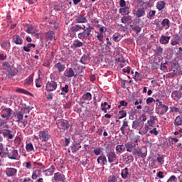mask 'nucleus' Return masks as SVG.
<instances>
[{"instance_id": "1", "label": "nucleus", "mask_w": 182, "mask_h": 182, "mask_svg": "<svg viewBox=\"0 0 182 182\" xmlns=\"http://www.w3.org/2000/svg\"><path fill=\"white\" fill-rule=\"evenodd\" d=\"M156 102H158L156 103V109H155V112L157 114H159V116H163L164 114H166V113H167V112H168V106L163 104L162 101H160V100L156 99Z\"/></svg>"}, {"instance_id": "2", "label": "nucleus", "mask_w": 182, "mask_h": 182, "mask_svg": "<svg viewBox=\"0 0 182 182\" xmlns=\"http://www.w3.org/2000/svg\"><path fill=\"white\" fill-rule=\"evenodd\" d=\"M95 28L90 26L87 28L85 26V29H82L83 31L78 34V39H80L81 41L90 39V37L92 36V31Z\"/></svg>"}, {"instance_id": "3", "label": "nucleus", "mask_w": 182, "mask_h": 182, "mask_svg": "<svg viewBox=\"0 0 182 182\" xmlns=\"http://www.w3.org/2000/svg\"><path fill=\"white\" fill-rule=\"evenodd\" d=\"M58 89V82L54 80L48 81L46 85L47 92H53Z\"/></svg>"}, {"instance_id": "4", "label": "nucleus", "mask_w": 182, "mask_h": 182, "mask_svg": "<svg viewBox=\"0 0 182 182\" xmlns=\"http://www.w3.org/2000/svg\"><path fill=\"white\" fill-rule=\"evenodd\" d=\"M8 129H9L8 125H4L1 133L4 137H7V139H9V140H12V139H14V134H12V131Z\"/></svg>"}, {"instance_id": "5", "label": "nucleus", "mask_w": 182, "mask_h": 182, "mask_svg": "<svg viewBox=\"0 0 182 182\" xmlns=\"http://www.w3.org/2000/svg\"><path fill=\"white\" fill-rule=\"evenodd\" d=\"M122 134H126L127 132H133V129H129V122L127 119H124L122 123V126L120 128Z\"/></svg>"}, {"instance_id": "6", "label": "nucleus", "mask_w": 182, "mask_h": 182, "mask_svg": "<svg viewBox=\"0 0 182 182\" xmlns=\"http://www.w3.org/2000/svg\"><path fill=\"white\" fill-rule=\"evenodd\" d=\"M107 157L108 159L109 163H114L116 160H117V156H116V153L114 151H108L107 152Z\"/></svg>"}, {"instance_id": "7", "label": "nucleus", "mask_w": 182, "mask_h": 182, "mask_svg": "<svg viewBox=\"0 0 182 182\" xmlns=\"http://www.w3.org/2000/svg\"><path fill=\"white\" fill-rule=\"evenodd\" d=\"M121 177L123 180H129L132 177V173L129 171V168H124L121 171Z\"/></svg>"}, {"instance_id": "8", "label": "nucleus", "mask_w": 182, "mask_h": 182, "mask_svg": "<svg viewBox=\"0 0 182 182\" xmlns=\"http://www.w3.org/2000/svg\"><path fill=\"white\" fill-rule=\"evenodd\" d=\"M58 126H60L63 130H68V129H69V127H70V125L69 124V122L63 119H59L58 122Z\"/></svg>"}, {"instance_id": "9", "label": "nucleus", "mask_w": 182, "mask_h": 182, "mask_svg": "<svg viewBox=\"0 0 182 182\" xmlns=\"http://www.w3.org/2000/svg\"><path fill=\"white\" fill-rule=\"evenodd\" d=\"M144 124V122H142L140 119H136L132 122V127L133 130H137V129H141Z\"/></svg>"}, {"instance_id": "10", "label": "nucleus", "mask_w": 182, "mask_h": 182, "mask_svg": "<svg viewBox=\"0 0 182 182\" xmlns=\"http://www.w3.org/2000/svg\"><path fill=\"white\" fill-rule=\"evenodd\" d=\"M49 137L50 136L49 135V133L46 131H40L39 132V138L40 140H42V141H48L49 140Z\"/></svg>"}, {"instance_id": "11", "label": "nucleus", "mask_w": 182, "mask_h": 182, "mask_svg": "<svg viewBox=\"0 0 182 182\" xmlns=\"http://www.w3.org/2000/svg\"><path fill=\"white\" fill-rule=\"evenodd\" d=\"M154 55L159 57V61L161 60L163 56V48L160 46H156V48L154 50Z\"/></svg>"}, {"instance_id": "12", "label": "nucleus", "mask_w": 182, "mask_h": 182, "mask_svg": "<svg viewBox=\"0 0 182 182\" xmlns=\"http://www.w3.org/2000/svg\"><path fill=\"white\" fill-rule=\"evenodd\" d=\"M76 23H86L87 22V18L85 16V14H79L75 16Z\"/></svg>"}, {"instance_id": "13", "label": "nucleus", "mask_w": 182, "mask_h": 182, "mask_svg": "<svg viewBox=\"0 0 182 182\" xmlns=\"http://www.w3.org/2000/svg\"><path fill=\"white\" fill-rule=\"evenodd\" d=\"M53 178L55 181H61L65 182L66 178H65V175L60 173V172H57L54 174Z\"/></svg>"}, {"instance_id": "14", "label": "nucleus", "mask_w": 182, "mask_h": 182, "mask_svg": "<svg viewBox=\"0 0 182 182\" xmlns=\"http://www.w3.org/2000/svg\"><path fill=\"white\" fill-rule=\"evenodd\" d=\"M11 149L12 146H7L5 149H3V151L0 152L1 157H9Z\"/></svg>"}, {"instance_id": "15", "label": "nucleus", "mask_w": 182, "mask_h": 182, "mask_svg": "<svg viewBox=\"0 0 182 182\" xmlns=\"http://www.w3.org/2000/svg\"><path fill=\"white\" fill-rule=\"evenodd\" d=\"M146 15V8L141 7L138 9L135 12V16L136 18H141Z\"/></svg>"}, {"instance_id": "16", "label": "nucleus", "mask_w": 182, "mask_h": 182, "mask_svg": "<svg viewBox=\"0 0 182 182\" xmlns=\"http://www.w3.org/2000/svg\"><path fill=\"white\" fill-rule=\"evenodd\" d=\"M54 68L57 69L59 73H62L66 69V66L65 64H62V63L59 62L55 64Z\"/></svg>"}, {"instance_id": "17", "label": "nucleus", "mask_w": 182, "mask_h": 182, "mask_svg": "<svg viewBox=\"0 0 182 182\" xmlns=\"http://www.w3.org/2000/svg\"><path fill=\"white\" fill-rule=\"evenodd\" d=\"M85 25L75 24L71 27L70 31L72 33H76V32H79L81 29H85Z\"/></svg>"}, {"instance_id": "18", "label": "nucleus", "mask_w": 182, "mask_h": 182, "mask_svg": "<svg viewBox=\"0 0 182 182\" xmlns=\"http://www.w3.org/2000/svg\"><path fill=\"white\" fill-rule=\"evenodd\" d=\"M170 36L162 35L159 38V43L161 45H167L170 42Z\"/></svg>"}, {"instance_id": "19", "label": "nucleus", "mask_w": 182, "mask_h": 182, "mask_svg": "<svg viewBox=\"0 0 182 182\" xmlns=\"http://www.w3.org/2000/svg\"><path fill=\"white\" fill-rule=\"evenodd\" d=\"M180 43V36L178 35L173 36V38L171 40V45L172 46H176Z\"/></svg>"}, {"instance_id": "20", "label": "nucleus", "mask_w": 182, "mask_h": 182, "mask_svg": "<svg viewBox=\"0 0 182 182\" xmlns=\"http://www.w3.org/2000/svg\"><path fill=\"white\" fill-rule=\"evenodd\" d=\"M125 149H127V151H129V153H132L133 150H136V144H132L130 142H128L125 144Z\"/></svg>"}, {"instance_id": "21", "label": "nucleus", "mask_w": 182, "mask_h": 182, "mask_svg": "<svg viewBox=\"0 0 182 182\" xmlns=\"http://www.w3.org/2000/svg\"><path fill=\"white\" fill-rule=\"evenodd\" d=\"M8 157L9 159H11V160H16V157H18V151L14 149V148H11V152Z\"/></svg>"}, {"instance_id": "22", "label": "nucleus", "mask_w": 182, "mask_h": 182, "mask_svg": "<svg viewBox=\"0 0 182 182\" xmlns=\"http://www.w3.org/2000/svg\"><path fill=\"white\" fill-rule=\"evenodd\" d=\"M12 116V109L7 108L4 109V113L1 114L3 119H9Z\"/></svg>"}, {"instance_id": "23", "label": "nucleus", "mask_w": 182, "mask_h": 182, "mask_svg": "<svg viewBox=\"0 0 182 182\" xmlns=\"http://www.w3.org/2000/svg\"><path fill=\"white\" fill-rule=\"evenodd\" d=\"M100 161H102L101 163L102 166H105L106 163H107V159H106V156L101 154V156H100L97 158L98 164H100Z\"/></svg>"}, {"instance_id": "24", "label": "nucleus", "mask_w": 182, "mask_h": 182, "mask_svg": "<svg viewBox=\"0 0 182 182\" xmlns=\"http://www.w3.org/2000/svg\"><path fill=\"white\" fill-rule=\"evenodd\" d=\"M6 173L8 177H13V176L16 174V169L14 168H8L6 170Z\"/></svg>"}, {"instance_id": "25", "label": "nucleus", "mask_w": 182, "mask_h": 182, "mask_svg": "<svg viewBox=\"0 0 182 182\" xmlns=\"http://www.w3.org/2000/svg\"><path fill=\"white\" fill-rule=\"evenodd\" d=\"M173 124L176 127L182 126V115H178L175 118Z\"/></svg>"}, {"instance_id": "26", "label": "nucleus", "mask_w": 182, "mask_h": 182, "mask_svg": "<svg viewBox=\"0 0 182 182\" xmlns=\"http://www.w3.org/2000/svg\"><path fill=\"white\" fill-rule=\"evenodd\" d=\"M47 41H56V38H55V32L50 31H48L46 34Z\"/></svg>"}, {"instance_id": "27", "label": "nucleus", "mask_w": 182, "mask_h": 182, "mask_svg": "<svg viewBox=\"0 0 182 182\" xmlns=\"http://www.w3.org/2000/svg\"><path fill=\"white\" fill-rule=\"evenodd\" d=\"M64 75L66 77H73V76H75V71L73 68H70L65 72Z\"/></svg>"}, {"instance_id": "28", "label": "nucleus", "mask_w": 182, "mask_h": 182, "mask_svg": "<svg viewBox=\"0 0 182 182\" xmlns=\"http://www.w3.org/2000/svg\"><path fill=\"white\" fill-rule=\"evenodd\" d=\"M156 8L159 11H163L166 8V2L164 1H158L156 4Z\"/></svg>"}, {"instance_id": "29", "label": "nucleus", "mask_w": 182, "mask_h": 182, "mask_svg": "<svg viewBox=\"0 0 182 182\" xmlns=\"http://www.w3.org/2000/svg\"><path fill=\"white\" fill-rule=\"evenodd\" d=\"M161 25H162L165 29H168V28H170V20H168V18H164L161 21Z\"/></svg>"}, {"instance_id": "30", "label": "nucleus", "mask_w": 182, "mask_h": 182, "mask_svg": "<svg viewBox=\"0 0 182 182\" xmlns=\"http://www.w3.org/2000/svg\"><path fill=\"white\" fill-rule=\"evenodd\" d=\"M46 173V176H52L55 173V166L52 165L50 168L43 171Z\"/></svg>"}, {"instance_id": "31", "label": "nucleus", "mask_w": 182, "mask_h": 182, "mask_svg": "<svg viewBox=\"0 0 182 182\" xmlns=\"http://www.w3.org/2000/svg\"><path fill=\"white\" fill-rule=\"evenodd\" d=\"M137 156L141 157V159H144L147 156V149L145 150L144 152H143V150L141 149H138Z\"/></svg>"}, {"instance_id": "32", "label": "nucleus", "mask_w": 182, "mask_h": 182, "mask_svg": "<svg viewBox=\"0 0 182 182\" xmlns=\"http://www.w3.org/2000/svg\"><path fill=\"white\" fill-rule=\"evenodd\" d=\"M13 42L16 45H22V38L19 36H14L13 37Z\"/></svg>"}, {"instance_id": "33", "label": "nucleus", "mask_w": 182, "mask_h": 182, "mask_svg": "<svg viewBox=\"0 0 182 182\" xmlns=\"http://www.w3.org/2000/svg\"><path fill=\"white\" fill-rule=\"evenodd\" d=\"M84 45H85V43H83V42L80 41L78 39L75 40V41L73 43V46L75 48H82V46H83Z\"/></svg>"}, {"instance_id": "34", "label": "nucleus", "mask_w": 182, "mask_h": 182, "mask_svg": "<svg viewBox=\"0 0 182 182\" xmlns=\"http://www.w3.org/2000/svg\"><path fill=\"white\" fill-rule=\"evenodd\" d=\"M71 149H72L73 153H76L77 150H79L80 149H82V146H80V143H75L73 145Z\"/></svg>"}, {"instance_id": "35", "label": "nucleus", "mask_w": 182, "mask_h": 182, "mask_svg": "<svg viewBox=\"0 0 182 182\" xmlns=\"http://www.w3.org/2000/svg\"><path fill=\"white\" fill-rule=\"evenodd\" d=\"M130 11V7L129 6H124L119 9V14H126V15H129Z\"/></svg>"}, {"instance_id": "36", "label": "nucleus", "mask_w": 182, "mask_h": 182, "mask_svg": "<svg viewBox=\"0 0 182 182\" xmlns=\"http://www.w3.org/2000/svg\"><path fill=\"white\" fill-rule=\"evenodd\" d=\"M116 151H117V153H123V151H126V146L123 144L117 145L116 146Z\"/></svg>"}, {"instance_id": "37", "label": "nucleus", "mask_w": 182, "mask_h": 182, "mask_svg": "<svg viewBox=\"0 0 182 182\" xmlns=\"http://www.w3.org/2000/svg\"><path fill=\"white\" fill-rule=\"evenodd\" d=\"M169 109H170L169 113H179L180 114H181L182 113V110L179 109L176 107H170Z\"/></svg>"}, {"instance_id": "38", "label": "nucleus", "mask_w": 182, "mask_h": 182, "mask_svg": "<svg viewBox=\"0 0 182 182\" xmlns=\"http://www.w3.org/2000/svg\"><path fill=\"white\" fill-rule=\"evenodd\" d=\"M157 121V117L156 116H151L150 119L148 120V124L150 127H153V124H154V122Z\"/></svg>"}, {"instance_id": "39", "label": "nucleus", "mask_w": 182, "mask_h": 182, "mask_svg": "<svg viewBox=\"0 0 182 182\" xmlns=\"http://www.w3.org/2000/svg\"><path fill=\"white\" fill-rule=\"evenodd\" d=\"M66 93H69V85H65L63 87L61 88L60 95L63 96L66 95Z\"/></svg>"}, {"instance_id": "40", "label": "nucleus", "mask_w": 182, "mask_h": 182, "mask_svg": "<svg viewBox=\"0 0 182 182\" xmlns=\"http://www.w3.org/2000/svg\"><path fill=\"white\" fill-rule=\"evenodd\" d=\"M32 82H33V77L30 75L27 79L25 80L24 86H29Z\"/></svg>"}, {"instance_id": "41", "label": "nucleus", "mask_w": 182, "mask_h": 182, "mask_svg": "<svg viewBox=\"0 0 182 182\" xmlns=\"http://www.w3.org/2000/svg\"><path fill=\"white\" fill-rule=\"evenodd\" d=\"M36 46V45L34 43H28L26 46L23 47V50H25V52H31V48H35Z\"/></svg>"}, {"instance_id": "42", "label": "nucleus", "mask_w": 182, "mask_h": 182, "mask_svg": "<svg viewBox=\"0 0 182 182\" xmlns=\"http://www.w3.org/2000/svg\"><path fill=\"white\" fill-rule=\"evenodd\" d=\"M172 96H175V97H176L177 99H181L182 93L180 91V90H175L172 92Z\"/></svg>"}, {"instance_id": "43", "label": "nucleus", "mask_w": 182, "mask_h": 182, "mask_svg": "<svg viewBox=\"0 0 182 182\" xmlns=\"http://www.w3.org/2000/svg\"><path fill=\"white\" fill-rule=\"evenodd\" d=\"M82 100H92V94L87 92L82 95Z\"/></svg>"}, {"instance_id": "44", "label": "nucleus", "mask_w": 182, "mask_h": 182, "mask_svg": "<svg viewBox=\"0 0 182 182\" xmlns=\"http://www.w3.org/2000/svg\"><path fill=\"white\" fill-rule=\"evenodd\" d=\"M39 176H41V171L40 170L33 171V174H32L33 180H36L37 178L39 177Z\"/></svg>"}, {"instance_id": "45", "label": "nucleus", "mask_w": 182, "mask_h": 182, "mask_svg": "<svg viewBox=\"0 0 182 182\" xmlns=\"http://www.w3.org/2000/svg\"><path fill=\"white\" fill-rule=\"evenodd\" d=\"M25 28H26L27 30H26V32L27 33H32L33 32V26H32L31 24H26L24 26Z\"/></svg>"}, {"instance_id": "46", "label": "nucleus", "mask_w": 182, "mask_h": 182, "mask_svg": "<svg viewBox=\"0 0 182 182\" xmlns=\"http://www.w3.org/2000/svg\"><path fill=\"white\" fill-rule=\"evenodd\" d=\"M134 79V80H136V82H139V80H141V79H143V75H141V74H140V73L139 72H135Z\"/></svg>"}, {"instance_id": "47", "label": "nucleus", "mask_w": 182, "mask_h": 182, "mask_svg": "<svg viewBox=\"0 0 182 182\" xmlns=\"http://www.w3.org/2000/svg\"><path fill=\"white\" fill-rule=\"evenodd\" d=\"M129 21H132V16H124L123 17H122L121 21L122 23H127Z\"/></svg>"}, {"instance_id": "48", "label": "nucleus", "mask_w": 182, "mask_h": 182, "mask_svg": "<svg viewBox=\"0 0 182 182\" xmlns=\"http://www.w3.org/2000/svg\"><path fill=\"white\" fill-rule=\"evenodd\" d=\"M87 59H89V55H84L80 59V63H82V65H87Z\"/></svg>"}, {"instance_id": "49", "label": "nucleus", "mask_w": 182, "mask_h": 182, "mask_svg": "<svg viewBox=\"0 0 182 182\" xmlns=\"http://www.w3.org/2000/svg\"><path fill=\"white\" fill-rule=\"evenodd\" d=\"M127 116V112L124 110H120L119 111V117L118 119H123Z\"/></svg>"}, {"instance_id": "50", "label": "nucleus", "mask_w": 182, "mask_h": 182, "mask_svg": "<svg viewBox=\"0 0 182 182\" xmlns=\"http://www.w3.org/2000/svg\"><path fill=\"white\" fill-rule=\"evenodd\" d=\"M16 116H17V119H18L17 122H22V120H23V112H17Z\"/></svg>"}, {"instance_id": "51", "label": "nucleus", "mask_w": 182, "mask_h": 182, "mask_svg": "<svg viewBox=\"0 0 182 182\" xmlns=\"http://www.w3.org/2000/svg\"><path fill=\"white\" fill-rule=\"evenodd\" d=\"M155 15H156L155 10L150 11L148 13L147 18H148V19H153V18H154Z\"/></svg>"}, {"instance_id": "52", "label": "nucleus", "mask_w": 182, "mask_h": 182, "mask_svg": "<svg viewBox=\"0 0 182 182\" xmlns=\"http://www.w3.org/2000/svg\"><path fill=\"white\" fill-rule=\"evenodd\" d=\"M3 69L4 70H8V72H9V70H11V65H9V63H3Z\"/></svg>"}, {"instance_id": "53", "label": "nucleus", "mask_w": 182, "mask_h": 182, "mask_svg": "<svg viewBox=\"0 0 182 182\" xmlns=\"http://www.w3.org/2000/svg\"><path fill=\"white\" fill-rule=\"evenodd\" d=\"M11 46V43L8 41H4L1 43V48L4 49H6V48H9Z\"/></svg>"}, {"instance_id": "54", "label": "nucleus", "mask_w": 182, "mask_h": 182, "mask_svg": "<svg viewBox=\"0 0 182 182\" xmlns=\"http://www.w3.org/2000/svg\"><path fill=\"white\" fill-rule=\"evenodd\" d=\"M164 157H166V156L161 155L157 158V161L159 164H164Z\"/></svg>"}, {"instance_id": "55", "label": "nucleus", "mask_w": 182, "mask_h": 182, "mask_svg": "<svg viewBox=\"0 0 182 182\" xmlns=\"http://www.w3.org/2000/svg\"><path fill=\"white\" fill-rule=\"evenodd\" d=\"M107 105L108 104L106 102L101 104V107H102L101 110L104 112V113H107V109L106 108V106H107Z\"/></svg>"}, {"instance_id": "56", "label": "nucleus", "mask_w": 182, "mask_h": 182, "mask_svg": "<svg viewBox=\"0 0 182 182\" xmlns=\"http://www.w3.org/2000/svg\"><path fill=\"white\" fill-rule=\"evenodd\" d=\"M26 149L27 151H32L33 150V145L32 143L27 144L26 146Z\"/></svg>"}, {"instance_id": "57", "label": "nucleus", "mask_w": 182, "mask_h": 182, "mask_svg": "<svg viewBox=\"0 0 182 182\" xmlns=\"http://www.w3.org/2000/svg\"><path fill=\"white\" fill-rule=\"evenodd\" d=\"M102 150H103L102 148H96L94 150V154H95V156H100V154H102Z\"/></svg>"}, {"instance_id": "58", "label": "nucleus", "mask_w": 182, "mask_h": 182, "mask_svg": "<svg viewBox=\"0 0 182 182\" xmlns=\"http://www.w3.org/2000/svg\"><path fill=\"white\" fill-rule=\"evenodd\" d=\"M132 31H135L136 33H140V32H141V27L139 26H135L132 28Z\"/></svg>"}, {"instance_id": "59", "label": "nucleus", "mask_w": 182, "mask_h": 182, "mask_svg": "<svg viewBox=\"0 0 182 182\" xmlns=\"http://www.w3.org/2000/svg\"><path fill=\"white\" fill-rule=\"evenodd\" d=\"M108 182H119V180H117L116 176H112L109 178Z\"/></svg>"}, {"instance_id": "60", "label": "nucleus", "mask_w": 182, "mask_h": 182, "mask_svg": "<svg viewBox=\"0 0 182 182\" xmlns=\"http://www.w3.org/2000/svg\"><path fill=\"white\" fill-rule=\"evenodd\" d=\"M103 33H98L97 35V39H98V41L100 42H103Z\"/></svg>"}, {"instance_id": "61", "label": "nucleus", "mask_w": 182, "mask_h": 182, "mask_svg": "<svg viewBox=\"0 0 182 182\" xmlns=\"http://www.w3.org/2000/svg\"><path fill=\"white\" fill-rule=\"evenodd\" d=\"M128 103L127 102L124 101V100H122L119 102V105L118 106V108L120 109V107H122V106H124V107H126L127 106Z\"/></svg>"}, {"instance_id": "62", "label": "nucleus", "mask_w": 182, "mask_h": 182, "mask_svg": "<svg viewBox=\"0 0 182 182\" xmlns=\"http://www.w3.org/2000/svg\"><path fill=\"white\" fill-rule=\"evenodd\" d=\"M176 68H177V65L174 63H173L171 65V67L169 68V70L170 72H176Z\"/></svg>"}, {"instance_id": "63", "label": "nucleus", "mask_w": 182, "mask_h": 182, "mask_svg": "<svg viewBox=\"0 0 182 182\" xmlns=\"http://www.w3.org/2000/svg\"><path fill=\"white\" fill-rule=\"evenodd\" d=\"M177 181V177L176 176L173 175L171 176L167 181V182H176Z\"/></svg>"}, {"instance_id": "64", "label": "nucleus", "mask_w": 182, "mask_h": 182, "mask_svg": "<svg viewBox=\"0 0 182 182\" xmlns=\"http://www.w3.org/2000/svg\"><path fill=\"white\" fill-rule=\"evenodd\" d=\"M153 102H157V101H156V100H154V98H153V97H149L146 100V105H150V104L153 103Z\"/></svg>"}]
</instances>
